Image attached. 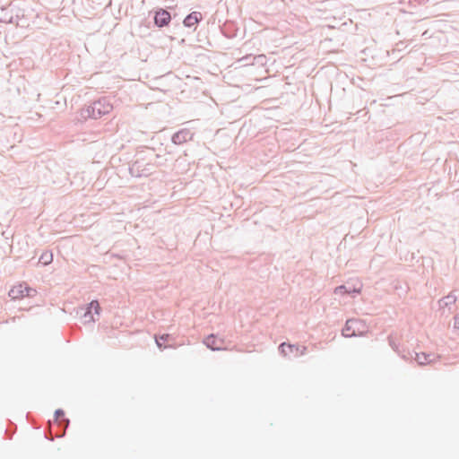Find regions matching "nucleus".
<instances>
[{"label": "nucleus", "instance_id": "f257e3e1", "mask_svg": "<svg viewBox=\"0 0 459 459\" xmlns=\"http://www.w3.org/2000/svg\"><path fill=\"white\" fill-rule=\"evenodd\" d=\"M161 156L160 154L154 153L153 148L138 150L134 155V160L129 166L131 176L142 178L152 175L156 168L165 164V162H153V160H159Z\"/></svg>", "mask_w": 459, "mask_h": 459}, {"label": "nucleus", "instance_id": "f03ea898", "mask_svg": "<svg viewBox=\"0 0 459 459\" xmlns=\"http://www.w3.org/2000/svg\"><path fill=\"white\" fill-rule=\"evenodd\" d=\"M317 19L320 20V22H317V33H319L320 37H325L324 39H321L318 45V49L321 50L324 54L335 52L339 48V37H340V30L337 27L338 22L335 18L333 19V23H327V18L322 19L317 15Z\"/></svg>", "mask_w": 459, "mask_h": 459}, {"label": "nucleus", "instance_id": "7ed1b4c3", "mask_svg": "<svg viewBox=\"0 0 459 459\" xmlns=\"http://www.w3.org/2000/svg\"><path fill=\"white\" fill-rule=\"evenodd\" d=\"M113 109V105L106 97L100 98L93 101L89 106L82 108L80 111V116L82 119L88 118L99 119L103 116L110 113Z\"/></svg>", "mask_w": 459, "mask_h": 459}, {"label": "nucleus", "instance_id": "20e7f679", "mask_svg": "<svg viewBox=\"0 0 459 459\" xmlns=\"http://www.w3.org/2000/svg\"><path fill=\"white\" fill-rule=\"evenodd\" d=\"M153 22L156 27L163 28L169 25L172 17L167 9L157 8L153 11Z\"/></svg>", "mask_w": 459, "mask_h": 459}, {"label": "nucleus", "instance_id": "39448f33", "mask_svg": "<svg viewBox=\"0 0 459 459\" xmlns=\"http://www.w3.org/2000/svg\"><path fill=\"white\" fill-rule=\"evenodd\" d=\"M36 294V290L29 288L27 285L20 283L13 286L10 291L9 296L12 299H20L24 297H31Z\"/></svg>", "mask_w": 459, "mask_h": 459}, {"label": "nucleus", "instance_id": "423d86ee", "mask_svg": "<svg viewBox=\"0 0 459 459\" xmlns=\"http://www.w3.org/2000/svg\"><path fill=\"white\" fill-rule=\"evenodd\" d=\"M364 325L361 321L351 319L346 322L345 327L342 330V334L345 337H352L362 333Z\"/></svg>", "mask_w": 459, "mask_h": 459}, {"label": "nucleus", "instance_id": "0eeeda50", "mask_svg": "<svg viewBox=\"0 0 459 459\" xmlns=\"http://www.w3.org/2000/svg\"><path fill=\"white\" fill-rule=\"evenodd\" d=\"M195 133L188 128H182L174 133L171 136V142L176 145H181L193 141Z\"/></svg>", "mask_w": 459, "mask_h": 459}, {"label": "nucleus", "instance_id": "6e6552de", "mask_svg": "<svg viewBox=\"0 0 459 459\" xmlns=\"http://www.w3.org/2000/svg\"><path fill=\"white\" fill-rule=\"evenodd\" d=\"M13 23L16 26L22 28H27L30 25V20L25 13V10L13 6Z\"/></svg>", "mask_w": 459, "mask_h": 459}, {"label": "nucleus", "instance_id": "1a4fd4ad", "mask_svg": "<svg viewBox=\"0 0 459 459\" xmlns=\"http://www.w3.org/2000/svg\"><path fill=\"white\" fill-rule=\"evenodd\" d=\"M220 28L222 35L227 39L235 38L238 30L237 23L232 21H226Z\"/></svg>", "mask_w": 459, "mask_h": 459}, {"label": "nucleus", "instance_id": "9d476101", "mask_svg": "<svg viewBox=\"0 0 459 459\" xmlns=\"http://www.w3.org/2000/svg\"><path fill=\"white\" fill-rule=\"evenodd\" d=\"M203 20V14L200 12H192L186 16L183 24L186 28H192L197 25Z\"/></svg>", "mask_w": 459, "mask_h": 459}, {"label": "nucleus", "instance_id": "9b49d317", "mask_svg": "<svg viewBox=\"0 0 459 459\" xmlns=\"http://www.w3.org/2000/svg\"><path fill=\"white\" fill-rule=\"evenodd\" d=\"M13 6L10 4L8 7H0V22L13 23Z\"/></svg>", "mask_w": 459, "mask_h": 459}, {"label": "nucleus", "instance_id": "f8f14e48", "mask_svg": "<svg viewBox=\"0 0 459 459\" xmlns=\"http://www.w3.org/2000/svg\"><path fill=\"white\" fill-rule=\"evenodd\" d=\"M66 247V243L63 245H57L54 249L51 250H45L43 251L39 258H53L54 257V250L56 251V255L59 258H65V255L63 254L61 248H65Z\"/></svg>", "mask_w": 459, "mask_h": 459}, {"label": "nucleus", "instance_id": "ddd939ff", "mask_svg": "<svg viewBox=\"0 0 459 459\" xmlns=\"http://www.w3.org/2000/svg\"><path fill=\"white\" fill-rule=\"evenodd\" d=\"M361 283L358 282L353 288L347 287V286H340L337 287L334 290V293L336 295H342L344 293L351 294V293H359L361 290Z\"/></svg>", "mask_w": 459, "mask_h": 459}, {"label": "nucleus", "instance_id": "4468645a", "mask_svg": "<svg viewBox=\"0 0 459 459\" xmlns=\"http://www.w3.org/2000/svg\"><path fill=\"white\" fill-rule=\"evenodd\" d=\"M222 342L217 339L214 335H210L205 340V344L212 350H220Z\"/></svg>", "mask_w": 459, "mask_h": 459}, {"label": "nucleus", "instance_id": "2eb2a0df", "mask_svg": "<svg viewBox=\"0 0 459 459\" xmlns=\"http://www.w3.org/2000/svg\"><path fill=\"white\" fill-rule=\"evenodd\" d=\"M280 350L285 356H290L291 354L297 355L299 353V348L286 343H282L280 346Z\"/></svg>", "mask_w": 459, "mask_h": 459}, {"label": "nucleus", "instance_id": "dca6fc26", "mask_svg": "<svg viewBox=\"0 0 459 459\" xmlns=\"http://www.w3.org/2000/svg\"><path fill=\"white\" fill-rule=\"evenodd\" d=\"M91 310H94L96 315H100V307L98 301H91L89 305L88 311L85 313V316H89L91 320L94 321L93 316H91Z\"/></svg>", "mask_w": 459, "mask_h": 459}, {"label": "nucleus", "instance_id": "f3484780", "mask_svg": "<svg viewBox=\"0 0 459 459\" xmlns=\"http://www.w3.org/2000/svg\"><path fill=\"white\" fill-rule=\"evenodd\" d=\"M169 337V334H163L161 336H160L159 338H156V343L157 345L161 348L162 347V342H166L168 340V338Z\"/></svg>", "mask_w": 459, "mask_h": 459}, {"label": "nucleus", "instance_id": "a211bd4d", "mask_svg": "<svg viewBox=\"0 0 459 459\" xmlns=\"http://www.w3.org/2000/svg\"><path fill=\"white\" fill-rule=\"evenodd\" d=\"M416 359H417V361H418L420 364H421V365H423V364H426V363H427V357L425 356V354H421V355L417 354V356H416Z\"/></svg>", "mask_w": 459, "mask_h": 459}, {"label": "nucleus", "instance_id": "6ab92c4d", "mask_svg": "<svg viewBox=\"0 0 459 459\" xmlns=\"http://www.w3.org/2000/svg\"><path fill=\"white\" fill-rule=\"evenodd\" d=\"M63 415H64L63 411H61V410H57V411H56V419H57L58 417H60V416H63Z\"/></svg>", "mask_w": 459, "mask_h": 459}, {"label": "nucleus", "instance_id": "aec40b11", "mask_svg": "<svg viewBox=\"0 0 459 459\" xmlns=\"http://www.w3.org/2000/svg\"><path fill=\"white\" fill-rule=\"evenodd\" d=\"M455 327L459 328V317L455 318Z\"/></svg>", "mask_w": 459, "mask_h": 459}, {"label": "nucleus", "instance_id": "412c9836", "mask_svg": "<svg viewBox=\"0 0 459 459\" xmlns=\"http://www.w3.org/2000/svg\"><path fill=\"white\" fill-rule=\"evenodd\" d=\"M112 256L115 258H117V259L124 258L123 256L118 255H112Z\"/></svg>", "mask_w": 459, "mask_h": 459}, {"label": "nucleus", "instance_id": "4be33fe9", "mask_svg": "<svg viewBox=\"0 0 459 459\" xmlns=\"http://www.w3.org/2000/svg\"><path fill=\"white\" fill-rule=\"evenodd\" d=\"M153 162H163V161L161 160V158H160L159 160H153Z\"/></svg>", "mask_w": 459, "mask_h": 459}]
</instances>
